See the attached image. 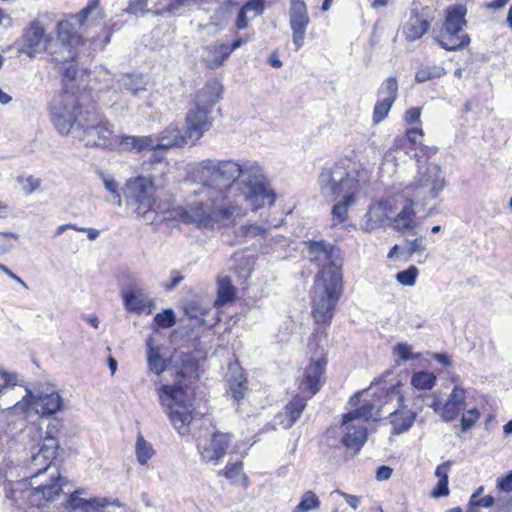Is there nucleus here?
I'll return each instance as SVG.
<instances>
[{
    "mask_svg": "<svg viewBox=\"0 0 512 512\" xmlns=\"http://www.w3.org/2000/svg\"><path fill=\"white\" fill-rule=\"evenodd\" d=\"M99 3L100 0H89L86 7H84L79 13L73 16L80 26H83L89 15L98 9Z\"/></svg>",
    "mask_w": 512,
    "mask_h": 512,
    "instance_id": "58",
    "label": "nucleus"
},
{
    "mask_svg": "<svg viewBox=\"0 0 512 512\" xmlns=\"http://www.w3.org/2000/svg\"><path fill=\"white\" fill-rule=\"evenodd\" d=\"M36 396L32 393V391L27 388L26 394L22 397L21 400L16 402L13 406L9 407L7 411L10 414H27L32 408L34 409V401Z\"/></svg>",
    "mask_w": 512,
    "mask_h": 512,
    "instance_id": "46",
    "label": "nucleus"
},
{
    "mask_svg": "<svg viewBox=\"0 0 512 512\" xmlns=\"http://www.w3.org/2000/svg\"><path fill=\"white\" fill-rule=\"evenodd\" d=\"M383 405L376 403H365L359 409L349 412L346 415H351L352 418L365 423L366 421L375 418Z\"/></svg>",
    "mask_w": 512,
    "mask_h": 512,
    "instance_id": "43",
    "label": "nucleus"
},
{
    "mask_svg": "<svg viewBox=\"0 0 512 512\" xmlns=\"http://www.w3.org/2000/svg\"><path fill=\"white\" fill-rule=\"evenodd\" d=\"M463 409V407L457 405L456 403H452L449 400H446L442 409V421L447 423L452 422L459 416Z\"/></svg>",
    "mask_w": 512,
    "mask_h": 512,
    "instance_id": "57",
    "label": "nucleus"
},
{
    "mask_svg": "<svg viewBox=\"0 0 512 512\" xmlns=\"http://www.w3.org/2000/svg\"><path fill=\"white\" fill-rule=\"evenodd\" d=\"M340 265L321 268L316 274L311 292V315L316 323L329 325L343 293Z\"/></svg>",
    "mask_w": 512,
    "mask_h": 512,
    "instance_id": "4",
    "label": "nucleus"
},
{
    "mask_svg": "<svg viewBox=\"0 0 512 512\" xmlns=\"http://www.w3.org/2000/svg\"><path fill=\"white\" fill-rule=\"evenodd\" d=\"M398 95L397 79L393 76L388 77L381 84L378 90V99H383L388 102L394 103Z\"/></svg>",
    "mask_w": 512,
    "mask_h": 512,
    "instance_id": "45",
    "label": "nucleus"
},
{
    "mask_svg": "<svg viewBox=\"0 0 512 512\" xmlns=\"http://www.w3.org/2000/svg\"><path fill=\"white\" fill-rule=\"evenodd\" d=\"M20 236L13 232H0V255L13 250L19 242Z\"/></svg>",
    "mask_w": 512,
    "mask_h": 512,
    "instance_id": "50",
    "label": "nucleus"
},
{
    "mask_svg": "<svg viewBox=\"0 0 512 512\" xmlns=\"http://www.w3.org/2000/svg\"><path fill=\"white\" fill-rule=\"evenodd\" d=\"M398 199L402 207L398 213L391 217L390 225L397 232H411L418 226L414 209L416 202L409 195H403V191L399 194Z\"/></svg>",
    "mask_w": 512,
    "mask_h": 512,
    "instance_id": "21",
    "label": "nucleus"
},
{
    "mask_svg": "<svg viewBox=\"0 0 512 512\" xmlns=\"http://www.w3.org/2000/svg\"><path fill=\"white\" fill-rule=\"evenodd\" d=\"M263 0H249L240 9L237 19L236 27L238 29H245L249 26L250 20L256 18L264 12Z\"/></svg>",
    "mask_w": 512,
    "mask_h": 512,
    "instance_id": "33",
    "label": "nucleus"
},
{
    "mask_svg": "<svg viewBox=\"0 0 512 512\" xmlns=\"http://www.w3.org/2000/svg\"><path fill=\"white\" fill-rule=\"evenodd\" d=\"M227 195L237 201L241 206L245 202L252 211H257L265 206H272L276 201V194L270 187L268 181L246 183V187L236 190V187H228Z\"/></svg>",
    "mask_w": 512,
    "mask_h": 512,
    "instance_id": "16",
    "label": "nucleus"
},
{
    "mask_svg": "<svg viewBox=\"0 0 512 512\" xmlns=\"http://www.w3.org/2000/svg\"><path fill=\"white\" fill-rule=\"evenodd\" d=\"M236 295L235 287L228 277H222L218 280L217 298L214 302L215 307H221L234 300Z\"/></svg>",
    "mask_w": 512,
    "mask_h": 512,
    "instance_id": "37",
    "label": "nucleus"
},
{
    "mask_svg": "<svg viewBox=\"0 0 512 512\" xmlns=\"http://www.w3.org/2000/svg\"><path fill=\"white\" fill-rule=\"evenodd\" d=\"M185 312L190 318L197 319L200 316H204L208 312L207 307H202L198 302L191 301L185 307Z\"/></svg>",
    "mask_w": 512,
    "mask_h": 512,
    "instance_id": "61",
    "label": "nucleus"
},
{
    "mask_svg": "<svg viewBox=\"0 0 512 512\" xmlns=\"http://www.w3.org/2000/svg\"><path fill=\"white\" fill-rule=\"evenodd\" d=\"M383 405L395 401L398 405L394 411L385 418L384 425L388 428L390 436H399L407 433L415 423L417 413L408 409L405 398L401 392V383L398 381L384 392Z\"/></svg>",
    "mask_w": 512,
    "mask_h": 512,
    "instance_id": "12",
    "label": "nucleus"
},
{
    "mask_svg": "<svg viewBox=\"0 0 512 512\" xmlns=\"http://www.w3.org/2000/svg\"><path fill=\"white\" fill-rule=\"evenodd\" d=\"M417 174L413 181L403 189V195H409L416 202V207L425 208L436 200L448 187L445 172L441 165L435 162L417 161Z\"/></svg>",
    "mask_w": 512,
    "mask_h": 512,
    "instance_id": "5",
    "label": "nucleus"
},
{
    "mask_svg": "<svg viewBox=\"0 0 512 512\" xmlns=\"http://www.w3.org/2000/svg\"><path fill=\"white\" fill-rule=\"evenodd\" d=\"M436 383V375L429 371H418L411 376V385L417 390H431Z\"/></svg>",
    "mask_w": 512,
    "mask_h": 512,
    "instance_id": "42",
    "label": "nucleus"
},
{
    "mask_svg": "<svg viewBox=\"0 0 512 512\" xmlns=\"http://www.w3.org/2000/svg\"><path fill=\"white\" fill-rule=\"evenodd\" d=\"M158 394L172 425L179 434H187L193 420L191 396L184 389L170 385H163Z\"/></svg>",
    "mask_w": 512,
    "mask_h": 512,
    "instance_id": "9",
    "label": "nucleus"
},
{
    "mask_svg": "<svg viewBox=\"0 0 512 512\" xmlns=\"http://www.w3.org/2000/svg\"><path fill=\"white\" fill-rule=\"evenodd\" d=\"M176 323L175 313L172 309H165L157 313L153 319V324L157 328L167 329Z\"/></svg>",
    "mask_w": 512,
    "mask_h": 512,
    "instance_id": "49",
    "label": "nucleus"
},
{
    "mask_svg": "<svg viewBox=\"0 0 512 512\" xmlns=\"http://www.w3.org/2000/svg\"><path fill=\"white\" fill-rule=\"evenodd\" d=\"M321 501L317 494L312 490L302 493L299 503L291 510V512H310L319 509Z\"/></svg>",
    "mask_w": 512,
    "mask_h": 512,
    "instance_id": "39",
    "label": "nucleus"
},
{
    "mask_svg": "<svg viewBox=\"0 0 512 512\" xmlns=\"http://www.w3.org/2000/svg\"><path fill=\"white\" fill-rule=\"evenodd\" d=\"M368 180L366 172L354 178L349 175L345 167L339 164L323 168L318 176L322 196L335 201L342 196L358 194Z\"/></svg>",
    "mask_w": 512,
    "mask_h": 512,
    "instance_id": "7",
    "label": "nucleus"
},
{
    "mask_svg": "<svg viewBox=\"0 0 512 512\" xmlns=\"http://www.w3.org/2000/svg\"><path fill=\"white\" fill-rule=\"evenodd\" d=\"M480 412L477 408L473 407L462 414L460 425L463 432L471 429L480 419Z\"/></svg>",
    "mask_w": 512,
    "mask_h": 512,
    "instance_id": "54",
    "label": "nucleus"
},
{
    "mask_svg": "<svg viewBox=\"0 0 512 512\" xmlns=\"http://www.w3.org/2000/svg\"><path fill=\"white\" fill-rule=\"evenodd\" d=\"M57 37H53L52 52H45L50 59L58 64H67L77 57V48L82 44V37L74 30L69 20H62L56 26Z\"/></svg>",
    "mask_w": 512,
    "mask_h": 512,
    "instance_id": "13",
    "label": "nucleus"
},
{
    "mask_svg": "<svg viewBox=\"0 0 512 512\" xmlns=\"http://www.w3.org/2000/svg\"><path fill=\"white\" fill-rule=\"evenodd\" d=\"M128 206L135 207L137 214L147 222L156 220L155 187L150 177L138 176L127 180L123 189Z\"/></svg>",
    "mask_w": 512,
    "mask_h": 512,
    "instance_id": "10",
    "label": "nucleus"
},
{
    "mask_svg": "<svg viewBox=\"0 0 512 512\" xmlns=\"http://www.w3.org/2000/svg\"><path fill=\"white\" fill-rule=\"evenodd\" d=\"M418 398H422L423 401L425 402V404L427 406H429L430 408H432L434 410L435 413L439 414L440 417L442 418V409H443V404L442 401H441V396H440V393L439 392H433L431 394H424V395H420L418 396Z\"/></svg>",
    "mask_w": 512,
    "mask_h": 512,
    "instance_id": "56",
    "label": "nucleus"
},
{
    "mask_svg": "<svg viewBox=\"0 0 512 512\" xmlns=\"http://www.w3.org/2000/svg\"><path fill=\"white\" fill-rule=\"evenodd\" d=\"M191 177L201 180H222L232 184L241 177V182L229 186L236 187V190L246 187L249 181H267L264 168L258 162L250 160L240 163L234 160L204 159L193 166Z\"/></svg>",
    "mask_w": 512,
    "mask_h": 512,
    "instance_id": "3",
    "label": "nucleus"
},
{
    "mask_svg": "<svg viewBox=\"0 0 512 512\" xmlns=\"http://www.w3.org/2000/svg\"><path fill=\"white\" fill-rule=\"evenodd\" d=\"M230 56V50L225 44H213L205 48L202 56L203 62L210 69L219 68Z\"/></svg>",
    "mask_w": 512,
    "mask_h": 512,
    "instance_id": "32",
    "label": "nucleus"
},
{
    "mask_svg": "<svg viewBox=\"0 0 512 512\" xmlns=\"http://www.w3.org/2000/svg\"><path fill=\"white\" fill-rule=\"evenodd\" d=\"M84 491H74L65 503V508L68 512H96L98 508L104 507L107 504L106 499H99L96 497L84 498L82 495Z\"/></svg>",
    "mask_w": 512,
    "mask_h": 512,
    "instance_id": "27",
    "label": "nucleus"
},
{
    "mask_svg": "<svg viewBox=\"0 0 512 512\" xmlns=\"http://www.w3.org/2000/svg\"><path fill=\"white\" fill-rule=\"evenodd\" d=\"M135 454L140 465L144 466L154 456L155 450L141 434H138L135 444Z\"/></svg>",
    "mask_w": 512,
    "mask_h": 512,
    "instance_id": "41",
    "label": "nucleus"
},
{
    "mask_svg": "<svg viewBox=\"0 0 512 512\" xmlns=\"http://www.w3.org/2000/svg\"><path fill=\"white\" fill-rule=\"evenodd\" d=\"M102 181L104 183L105 189L113 197V203L119 207L122 206V196L119 184L112 177L104 174L102 175Z\"/></svg>",
    "mask_w": 512,
    "mask_h": 512,
    "instance_id": "51",
    "label": "nucleus"
},
{
    "mask_svg": "<svg viewBox=\"0 0 512 512\" xmlns=\"http://www.w3.org/2000/svg\"><path fill=\"white\" fill-rule=\"evenodd\" d=\"M19 182L22 185V189L26 194H31L41 186V180L34 176H28L23 179H19Z\"/></svg>",
    "mask_w": 512,
    "mask_h": 512,
    "instance_id": "62",
    "label": "nucleus"
},
{
    "mask_svg": "<svg viewBox=\"0 0 512 512\" xmlns=\"http://www.w3.org/2000/svg\"><path fill=\"white\" fill-rule=\"evenodd\" d=\"M459 29H441L439 36L435 38L437 43L445 50L456 51L469 44L470 38L461 33Z\"/></svg>",
    "mask_w": 512,
    "mask_h": 512,
    "instance_id": "31",
    "label": "nucleus"
},
{
    "mask_svg": "<svg viewBox=\"0 0 512 512\" xmlns=\"http://www.w3.org/2000/svg\"><path fill=\"white\" fill-rule=\"evenodd\" d=\"M123 305L126 311L140 315L147 311L151 314L155 308V301L145 292L139 280L135 277H128L127 282L120 292Z\"/></svg>",
    "mask_w": 512,
    "mask_h": 512,
    "instance_id": "17",
    "label": "nucleus"
},
{
    "mask_svg": "<svg viewBox=\"0 0 512 512\" xmlns=\"http://www.w3.org/2000/svg\"><path fill=\"white\" fill-rule=\"evenodd\" d=\"M20 382L21 379L17 373L8 371L0 366V396L3 395L7 389L21 386Z\"/></svg>",
    "mask_w": 512,
    "mask_h": 512,
    "instance_id": "47",
    "label": "nucleus"
},
{
    "mask_svg": "<svg viewBox=\"0 0 512 512\" xmlns=\"http://www.w3.org/2000/svg\"><path fill=\"white\" fill-rule=\"evenodd\" d=\"M230 371L233 373V376H230L228 379L229 390L234 401L239 402L245 396L247 380L237 365L231 366Z\"/></svg>",
    "mask_w": 512,
    "mask_h": 512,
    "instance_id": "35",
    "label": "nucleus"
},
{
    "mask_svg": "<svg viewBox=\"0 0 512 512\" xmlns=\"http://www.w3.org/2000/svg\"><path fill=\"white\" fill-rule=\"evenodd\" d=\"M52 43L53 36L47 32L44 23L39 18H35L25 26L16 46L18 53L35 58L45 52L54 53Z\"/></svg>",
    "mask_w": 512,
    "mask_h": 512,
    "instance_id": "14",
    "label": "nucleus"
},
{
    "mask_svg": "<svg viewBox=\"0 0 512 512\" xmlns=\"http://www.w3.org/2000/svg\"><path fill=\"white\" fill-rule=\"evenodd\" d=\"M447 400L452 403H456L457 405L465 408L466 405V391L463 387L458 384H455L451 393L449 394Z\"/></svg>",
    "mask_w": 512,
    "mask_h": 512,
    "instance_id": "59",
    "label": "nucleus"
},
{
    "mask_svg": "<svg viewBox=\"0 0 512 512\" xmlns=\"http://www.w3.org/2000/svg\"><path fill=\"white\" fill-rule=\"evenodd\" d=\"M305 407V399L294 398L285 406L284 412H281L276 415L274 419L275 426H279L282 429L291 428L294 425V423L300 418Z\"/></svg>",
    "mask_w": 512,
    "mask_h": 512,
    "instance_id": "29",
    "label": "nucleus"
},
{
    "mask_svg": "<svg viewBox=\"0 0 512 512\" xmlns=\"http://www.w3.org/2000/svg\"><path fill=\"white\" fill-rule=\"evenodd\" d=\"M290 27L292 29V41L296 50H299L305 39V33L309 24L306 4H296L290 8Z\"/></svg>",
    "mask_w": 512,
    "mask_h": 512,
    "instance_id": "25",
    "label": "nucleus"
},
{
    "mask_svg": "<svg viewBox=\"0 0 512 512\" xmlns=\"http://www.w3.org/2000/svg\"><path fill=\"white\" fill-rule=\"evenodd\" d=\"M423 240L424 237L421 236L414 240L407 241V251L410 256L415 253H423L426 250V245Z\"/></svg>",
    "mask_w": 512,
    "mask_h": 512,
    "instance_id": "63",
    "label": "nucleus"
},
{
    "mask_svg": "<svg viewBox=\"0 0 512 512\" xmlns=\"http://www.w3.org/2000/svg\"><path fill=\"white\" fill-rule=\"evenodd\" d=\"M64 407L63 399L57 392L42 393L36 396L34 401V410L42 416H50Z\"/></svg>",
    "mask_w": 512,
    "mask_h": 512,
    "instance_id": "30",
    "label": "nucleus"
},
{
    "mask_svg": "<svg viewBox=\"0 0 512 512\" xmlns=\"http://www.w3.org/2000/svg\"><path fill=\"white\" fill-rule=\"evenodd\" d=\"M219 100L220 88L217 83L207 84L196 93L185 116V130L192 144L200 140L210 129V114Z\"/></svg>",
    "mask_w": 512,
    "mask_h": 512,
    "instance_id": "6",
    "label": "nucleus"
},
{
    "mask_svg": "<svg viewBox=\"0 0 512 512\" xmlns=\"http://www.w3.org/2000/svg\"><path fill=\"white\" fill-rule=\"evenodd\" d=\"M117 90L129 91L134 97H138L141 93L146 91L142 78L131 74H121L117 77L112 86L102 94L100 99L106 105H113L117 103L119 101Z\"/></svg>",
    "mask_w": 512,
    "mask_h": 512,
    "instance_id": "20",
    "label": "nucleus"
},
{
    "mask_svg": "<svg viewBox=\"0 0 512 512\" xmlns=\"http://www.w3.org/2000/svg\"><path fill=\"white\" fill-rule=\"evenodd\" d=\"M87 114L83 113L77 97L67 91L61 93L51 104V120L57 131L62 135L72 137L74 129L79 122H84Z\"/></svg>",
    "mask_w": 512,
    "mask_h": 512,
    "instance_id": "11",
    "label": "nucleus"
},
{
    "mask_svg": "<svg viewBox=\"0 0 512 512\" xmlns=\"http://www.w3.org/2000/svg\"><path fill=\"white\" fill-rule=\"evenodd\" d=\"M418 275V268L415 266H410L408 269L398 272L395 276V279L403 286H413Z\"/></svg>",
    "mask_w": 512,
    "mask_h": 512,
    "instance_id": "53",
    "label": "nucleus"
},
{
    "mask_svg": "<svg viewBox=\"0 0 512 512\" xmlns=\"http://www.w3.org/2000/svg\"><path fill=\"white\" fill-rule=\"evenodd\" d=\"M341 429L343 432V445L354 451H359L367 440V428L364 423L351 415H344Z\"/></svg>",
    "mask_w": 512,
    "mask_h": 512,
    "instance_id": "22",
    "label": "nucleus"
},
{
    "mask_svg": "<svg viewBox=\"0 0 512 512\" xmlns=\"http://www.w3.org/2000/svg\"><path fill=\"white\" fill-rule=\"evenodd\" d=\"M147 354H148V366L149 369L155 374H160L165 370V361L160 356L159 348L154 345V340L149 337L146 341Z\"/></svg>",
    "mask_w": 512,
    "mask_h": 512,
    "instance_id": "38",
    "label": "nucleus"
},
{
    "mask_svg": "<svg viewBox=\"0 0 512 512\" xmlns=\"http://www.w3.org/2000/svg\"><path fill=\"white\" fill-rule=\"evenodd\" d=\"M357 195L349 194L337 199L331 210V227H336L347 220L348 208L355 204Z\"/></svg>",
    "mask_w": 512,
    "mask_h": 512,
    "instance_id": "34",
    "label": "nucleus"
},
{
    "mask_svg": "<svg viewBox=\"0 0 512 512\" xmlns=\"http://www.w3.org/2000/svg\"><path fill=\"white\" fill-rule=\"evenodd\" d=\"M393 355L400 361L418 360L421 357L420 353H414L412 346L408 343H398L393 347Z\"/></svg>",
    "mask_w": 512,
    "mask_h": 512,
    "instance_id": "48",
    "label": "nucleus"
},
{
    "mask_svg": "<svg viewBox=\"0 0 512 512\" xmlns=\"http://www.w3.org/2000/svg\"><path fill=\"white\" fill-rule=\"evenodd\" d=\"M445 74V68L440 65L421 66L415 73V81L417 83H423L432 79L440 78Z\"/></svg>",
    "mask_w": 512,
    "mask_h": 512,
    "instance_id": "44",
    "label": "nucleus"
},
{
    "mask_svg": "<svg viewBox=\"0 0 512 512\" xmlns=\"http://www.w3.org/2000/svg\"><path fill=\"white\" fill-rule=\"evenodd\" d=\"M231 442L232 435L222 432H215L209 437L200 438L197 448L201 460L212 466L219 465L227 453Z\"/></svg>",
    "mask_w": 512,
    "mask_h": 512,
    "instance_id": "18",
    "label": "nucleus"
},
{
    "mask_svg": "<svg viewBox=\"0 0 512 512\" xmlns=\"http://www.w3.org/2000/svg\"><path fill=\"white\" fill-rule=\"evenodd\" d=\"M309 257L311 261L319 262L324 267H330L332 264L342 266L338 257V250L324 241L306 242Z\"/></svg>",
    "mask_w": 512,
    "mask_h": 512,
    "instance_id": "24",
    "label": "nucleus"
},
{
    "mask_svg": "<svg viewBox=\"0 0 512 512\" xmlns=\"http://www.w3.org/2000/svg\"><path fill=\"white\" fill-rule=\"evenodd\" d=\"M395 214L393 204L388 200H382L369 206L364 216L362 230L372 232L380 228L386 221L390 220Z\"/></svg>",
    "mask_w": 512,
    "mask_h": 512,
    "instance_id": "23",
    "label": "nucleus"
},
{
    "mask_svg": "<svg viewBox=\"0 0 512 512\" xmlns=\"http://www.w3.org/2000/svg\"><path fill=\"white\" fill-rule=\"evenodd\" d=\"M465 13L466 11L462 7H453L447 10L445 21L443 23V29H459L462 30L465 25Z\"/></svg>",
    "mask_w": 512,
    "mask_h": 512,
    "instance_id": "40",
    "label": "nucleus"
},
{
    "mask_svg": "<svg viewBox=\"0 0 512 512\" xmlns=\"http://www.w3.org/2000/svg\"><path fill=\"white\" fill-rule=\"evenodd\" d=\"M145 150L155 151L154 135H117L114 151L141 153Z\"/></svg>",
    "mask_w": 512,
    "mask_h": 512,
    "instance_id": "26",
    "label": "nucleus"
},
{
    "mask_svg": "<svg viewBox=\"0 0 512 512\" xmlns=\"http://www.w3.org/2000/svg\"><path fill=\"white\" fill-rule=\"evenodd\" d=\"M65 485L59 468H50L45 472H33L27 479L13 483L6 489V495L19 505L28 503L44 507L60 497Z\"/></svg>",
    "mask_w": 512,
    "mask_h": 512,
    "instance_id": "2",
    "label": "nucleus"
},
{
    "mask_svg": "<svg viewBox=\"0 0 512 512\" xmlns=\"http://www.w3.org/2000/svg\"><path fill=\"white\" fill-rule=\"evenodd\" d=\"M195 180L198 185L191 191L186 206L178 209L184 221L211 228L215 223L232 222L245 214L243 206L216 187L218 180Z\"/></svg>",
    "mask_w": 512,
    "mask_h": 512,
    "instance_id": "1",
    "label": "nucleus"
},
{
    "mask_svg": "<svg viewBox=\"0 0 512 512\" xmlns=\"http://www.w3.org/2000/svg\"><path fill=\"white\" fill-rule=\"evenodd\" d=\"M326 361L319 359L306 366L302 377L299 379V391L301 396L296 398H303L305 402L308 398L314 396L324 383V371Z\"/></svg>",
    "mask_w": 512,
    "mask_h": 512,
    "instance_id": "19",
    "label": "nucleus"
},
{
    "mask_svg": "<svg viewBox=\"0 0 512 512\" xmlns=\"http://www.w3.org/2000/svg\"><path fill=\"white\" fill-rule=\"evenodd\" d=\"M494 502V498L491 495H486L474 502H468L466 512H477L479 507L490 508L494 505Z\"/></svg>",
    "mask_w": 512,
    "mask_h": 512,
    "instance_id": "60",
    "label": "nucleus"
},
{
    "mask_svg": "<svg viewBox=\"0 0 512 512\" xmlns=\"http://www.w3.org/2000/svg\"><path fill=\"white\" fill-rule=\"evenodd\" d=\"M243 471V463L241 461H236L233 463H228L222 474L233 481H237L239 477H242L244 480H246V476L242 473Z\"/></svg>",
    "mask_w": 512,
    "mask_h": 512,
    "instance_id": "55",
    "label": "nucleus"
},
{
    "mask_svg": "<svg viewBox=\"0 0 512 512\" xmlns=\"http://www.w3.org/2000/svg\"><path fill=\"white\" fill-rule=\"evenodd\" d=\"M33 440L36 444L31 448V468L33 472H45L50 468H58L53 464L58 451V440L38 425H32Z\"/></svg>",
    "mask_w": 512,
    "mask_h": 512,
    "instance_id": "15",
    "label": "nucleus"
},
{
    "mask_svg": "<svg viewBox=\"0 0 512 512\" xmlns=\"http://www.w3.org/2000/svg\"><path fill=\"white\" fill-rule=\"evenodd\" d=\"M148 5V0H129V4L125 9L128 14L143 13Z\"/></svg>",
    "mask_w": 512,
    "mask_h": 512,
    "instance_id": "64",
    "label": "nucleus"
},
{
    "mask_svg": "<svg viewBox=\"0 0 512 512\" xmlns=\"http://www.w3.org/2000/svg\"><path fill=\"white\" fill-rule=\"evenodd\" d=\"M186 132L181 133L180 129L176 126H169L163 130L160 134L154 135L155 151L156 150H167L172 147H182L188 142Z\"/></svg>",
    "mask_w": 512,
    "mask_h": 512,
    "instance_id": "28",
    "label": "nucleus"
},
{
    "mask_svg": "<svg viewBox=\"0 0 512 512\" xmlns=\"http://www.w3.org/2000/svg\"><path fill=\"white\" fill-rule=\"evenodd\" d=\"M72 138L85 147L103 150H115L117 134L114 125L105 117L87 114L84 122H79Z\"/></svg>",
    "mask_w": 512,
    "mask_h": 512,
    "instance_id": "8",
    "label": "nucleus"
},
{
    "mask_svg": "<svg viewBox=\"0 0 512 512\" xmlns=\"http://www.w3.org/2000/svg\"><path fill=\"white\" fill-rule=\"evenodd\" d=\"M392 105L393 103L391 102L378 99L373 109V123L379 124L381 121H383L387 117Z\"/></svg>",
    "mask_w": 512,
    "mask_h": 512,
    "instance_id": "52",
    "label": "nucleus"
},
{
    "mask_svg": "<svg viewBox=\"0 0 512 512\" xmlns=\"http://www.w3.org/2000/svg\"><path fill=\"white\" fill-rule=\"evenodd\" d=\"M428 27L429 23L427 20L420 18L417 14H412L403 32L407 40L415 41L426 33Z\"/></svg>",
    "mask_w": 512,
    "mask_h": 512,
    "instance_id": "36",
    "label": "nucleus"
}]
</instances>
